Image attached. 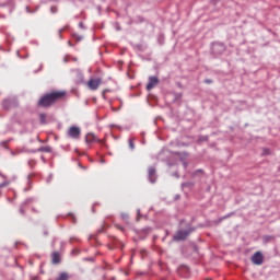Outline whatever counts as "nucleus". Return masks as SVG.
Returning <instances> with one entry per match:
<instances>
[{"label": "nucleus", "instance_id": "6ab92c4d", "mask_svg": "<svg viewBox=\"0 0 280 280\" xmlns=\"http://www.w3.org/2000/svg\"><path fill=\"white\" fill-rule=\"evenodd\" d=\"M103 93H108V90H104Z\"/></svg>", "mask_w": 280, "mask_h": 280}, {"label": "nucleus", "instance_id": "2eb2a0df", "mask_svg": "<svg viewBox=\"0 0 280 280\" xmlns=\"http://www.w3.org/2000/svg\"><path fill=\"white\" fill-rule=\"evenodd\" d=\"M8 185H10V182H4V183L0 184V189L3 187H8Z\"/></svg>", "mask_w": 280, "mask_h": 280}, {"label": "nucleus", "instance_id": "20e7f679", "mask_svg": "<svg viewBox=\"0 0 280 280\" xmlns=\"http://www.w3.org/2000/svg\"><path fill=\"white\" fill-rule=\"evenodd\" d=\"M85 143H88V145H91V143H104V140L98 139L95 133L90 132L85 136Z\"/></svg>", "mask_w": 280, "mask_h": 280}, {"label": "nucleus", "instance_id": "4468645a", "mask_svg": "<svg viewBox=\"0 0 280 280\" xmlns=\"http://www.w3.org/2000/svg\"><path fill=\"white\" fill-rule=\"evenodd\" d=\"M129 148L130 150H133L135 148V141H132V139L129 140Z\"/></svg>", "mask_w": 280, "mask_h": 280}, {"label": "nucleus", "instance_id": "aec40b11", "mask_svg": "<svg viewBox=\"0 0 280 280\" xmlns=\"http://www.w3.org/2000/svg\"><path fill=\"white\" fill-rule=\"evenodd\" d=\"M0 176H2V178H4V176H3V174H2V173H0Z\"/></svg>", "mask_w": 280, "mask_h": 280}, {"label": "nucleus", "instance_id": "f03ea898", "mask_svg": "<svg viewBox=\"0 0 280 280\" xmlns=\"http://www.w3.org/2000/svg\"><path fill=\"white\" fill-rule=\"evenodd\" d=\"M190 233H194V229H191V228H188L186 230H179L175 234L174 240H176L177 242L187 240V237H189Z\"/></svg>", "mask_w": 280, "mask_h": 280}, {"label": "nucleus", "instance_id": "1a4fd4ad", "mask_svg": "<svg viewBox=\"0 0 280 280\" xmlns=\"http://www.w3.org/2000/svg\"><path fill=\"white\" fill-rule=\"evenodd\" d=\"M12 101L11 100H4L2 103L3 108H5L7 110H10V108H12Z\"/></svg>", "mask_w": 280, "mask_h": 280}, {"label": "nucleus", "instance_id": "7ed1b4c3", "mask_svg": "<svg viewBox=\"0 0 280 280\" xmlns=\"http://www.w3.org/2000/svg\"><path fill=\"white\" fill-rule=\"evenodd\" d=\"M102 86V79L100 78H92L88 81V88L90 91H97Z\"/></svg>", "mask_w": 280, "mask_h": 280}, {"label": "nucleus", "instance_id": "dca6fc26", "mask_svg": "<svg viewBox=\"0 0 280 280\" xmlns=\"http://www.w3.org/2000/svg\"><path fill=\"white\" fill-rule=\"evenodd\" d=\"M20 213H21L22 215H25V209L21 208V209H20Z\"/></svg>", "mask_w": 280, "mask_h": 280}, {"label": "nucleus", "instance_id": "9b49d317", "mask_svg": "<svg viewBox=\"0 0 280 280\" xmlns=\"http://www.w3.org/2000/svg\"><path fill=\"white\" fill-rule=\"evenodd\" d=\"M57 280H69V273L67 272L60 273Z\"/></svg>", "mask_w": 280, "mask_h": 280}, {"label": "nucleus", "instance_id": "423d86ee", "mask_svg": "<svg viewBox=\"0 0 280 280\" xmlns=\"http://www.w3.org/2000/svg\"><path fill=\"white\" fill-rule=\"evenodd\" d=\"M252 262L255 266H261V264H264V255L261 254V252H256L253 256H252Z\"/></svg>", "mask_w": 280, "mask_h": 280}, {"label": "nucleus", "instance_id": "9d476101", "mask_svg": "<svg viewBox=\"0 0 280 280\" xmlns=\"http://www.w3.org/2000/svg\"><path fill=\"white\" fill-rule=\"evenodd\" d=\"M52 262L60 264V255L58 253L52 254Z\"/></svg>", "mask_w": 280, "mask_h": 280}, {"label": "nucleus", "instance_id": "f257e3e1", "mask_svg": "<svg viewBox=\"0 0 280 280\" xmlns=\"http://www.w3.org/2000/svg\"><path fill=\"white\" fill-rule=\"evenodd\" d=\"M66 96H67V92H65V91H54V92L43 95L39 98L37 105L40 108H49V107L54 106V104H56V102H60V100H65Z\"/></svg>", "mask_w": 280, "mask_h": 280}, {"label": "nucleus", "instance_id": "f8f14e48", "mask_svg": "<svg viewBox=\"0 0 280 280\" xmlns=\"http://www.w3.org/2000/svg\"><path fill=\"white\" fill-rule=\"evenodd\" d=\"M40 124H47V114H39Z\"/></svg>", "mask_w": 280, "mask_h": 280}, {"label": "nucleus", "instance_id": "39448f33", "mask_svg": "<svg viewBox=\"0 0 280 280\" xmlns=\"http://www.w3.org/2000/svg\"><path fill=\"white\" fill-rule=\"evenodd\" d=\"M80 135H82L80 127H70L68 130V136L71 139H80Z\"/></svg>", "mask_w": 280, "mask_h": 280}, {"label": "nucleus", "instance_id": "ddd939ff", "mask_svg": "<svg viewBox=\"0 0 280 280\" xmlns=\"http://www.w3.org/2000/svg\"><path fill=\"white\" fill-rule=\"evenodd\" d=\"M39 152H51V148H49V147H42L39 149Z\"/></svg>", "mask_w": 280, "mask_h": 280}, {"label": "nucleus", "instance_id": "a211bd4d", "mask_svg": "<svg viewBox=\"0 0 280 280\" xmlns=\"http://www.w3.org/2000/svg\"><path fill=\"white\" fill-rule=\"evenodd\" d=\"M206 82H207L208 84H211V81H209V80H207Z\"/></svg>", "mask_w": 280, "mask_h": 280}, {"label": "nucleus", "instance_id": "6e6552de", "mask_svg": "<svg viewBox=\"0 0 280 280\" xmlns=\"http://www.w3.org/2000/svg\"><path fill=\"white\" fill-rule=\"evenodd\" d=\"M148 174L150 183H156V168L154 166L149 167Z\"/></svg>", "mask_w": 280, "mask_h": 280}, {"label": "nucleus", "instance_id": "0eeeda50", "mask_svg": "<svg viewBox=\"0 0 280 280\" xmlns=\"http://www.w3.org/2000/svg\"><path fill=\"white\" fill-rule=\"evenodd\" d=\"M156 84H159V78L150 77L149 83L147 84V91H152V89H154V86H156Z\"/></svg>", "mask_w": 280, "mask_h": 280}, {"label": "nucleus", "instance_id": "f3484780", "mask_svg": "<svg viewBox=\"0 0 280 280\" xmlns=\"http://www.w3.org/2000/svg\"><path fill=\"white\" fill-rule=\"evenodd\" d=\"M266 154H270V150H265Z\"/></svg>", "mask_w": 280, "mask_h": 280}]
</instances>
